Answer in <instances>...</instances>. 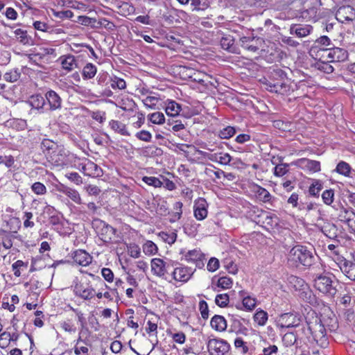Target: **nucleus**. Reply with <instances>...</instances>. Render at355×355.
<instances>
[{"mask_svg": "<svg viewBox=\"0 0 355 355\" xmlns=\"http://www.w3.org/2000/svg\"><path fill=\"white\" fill-rule=\"evenodd\" d=\"M306 325L313 340L321 348L327 347L329 340L327 336L326 328L324 327L320 317L313 312L307 318Z\"/></svg>", "mask_w": 355, "mask_h": 355, "instance_id": "f257e3e1", "label": "nucleus"}, {"mask_svg": "<svg viewBox=\"0 0 355 355\" xmlns=\"http://www.w3.org/2000/svg\"><path fill=\"white\" fill-rule=\"evenodd\" d=\"M288 260V262L296 267L300 264L310 266L313 263L314 257L313 253L307 250L306 247L297 245L290 250Z\"/></svg>", "mask_w": 355, "mask_h": 355, "instance_id": "f03ea898", "label": "nucleus"}, {"mask_svg": "<svg viewBox=\"0 0 355 355\" xmlns=\"http://www.w3.org/2000/svg\"><path fill=\"white\" fill-rule=\"evenodd\" d=\"M73 292L76 296L83 300H90L95 295V291L86 278L76 279L73 286Z\"/></svg>", "mask_w": 355, "mask_h": 355, "instance_id": "7ed1b4c3", "label": "nucleus"}, {"mask_svg": "<svg viewBox=\"0 0 355 355\" xmlns=\"http://www.w3.org/2000/svg\"><path fill=\"white\" fill-rule=\"evenodd\" d=\"M207 345L210 355H225L230 349V344L220 338H211Z\"/></svg>", "mask_w": 355, "mask_h": 355, "instance_id": "20e7f679", "label": "nucleus"}, {"mask_svg": "<svg viewBox=\"0 0 355 355\" xmlns=\"http://www.w3.org/2000/svg\"><path fill=\"white\" fill-rule=\"evenodd\" d=\"M323 51L322 58L325 59L327 62H344L348 58L347 51L342 48L336 47L325 49Z\"/></svg>", "mask_w": 355, "mask_h": 355, "instance_id": "39448f33", "label": "nucleus"}, {"mask_svg": "<svg viewBox=\"0 0 355 355\" xmlns=\"http://www.w3.org/2000/svg\"><path fill=\"white\" fill-rule=\"evenodd\" d=\"M314 287L319 291L333 296L336 293V289L332 285V280L326 275H320L314 280Z\"/></svg>", "mask_w": 355, "mask_h": 355, "instance_id": "423d86ee", "label": "nucleus"}, {"mask_svg": "<svg viewBox=\"0 0 355 355\" xmlns=\"http://www.w3.org/2000/svg\"><path fill=\"white\" fill-rule=\"evenodd\" d=\"M47 157L53 164L57 166H62L68 163L67 152L60 146H58L57 149L50 153Z\"/></svg>", "mask_w": 355, "mask_h": 355, "instance_id": "0eeeda50", "label": "nucleus"}, {"mask_svg": "<svg viewBox=\"0 0 355 355\" xmlns=\"http://www.w3.org/2000/svg\"><path fill=\"white\" fill-rule=\"evenodd\" d=\"M78 169L87 176H100L102 172L97 164L87 159L79 164Z\"/></svg>", "mask_w": 355, "mask_h": 355, "instance_id": "6e6552de", "label": "nucleus"}, {"mask_svg": "<svg viewBox=\"0 0 355 355\" xmlns=\"http://www.w3.org/2000/svg\"><path fill=\"white\" fill-rule=\"evenodd\" d=\"M195 270L196 269L190 267L180 266L175 268L172 274L175 281L187 282L190 279Z\"/></svg>", "mask_w": 355, "mask_h": 355, "instance_id": "1a4fd4ad", "label": "nucleus"}, {"mask_svg": "<svg viewBox=\"0 0 355 355\" xmlns=\"http://www.w3.org/2000/svg\"><path fill=\"white\" fill-rule=\"evenodd\" d=\"M263 42V40L254 37H242L240 38V44L242 47L251 52H257Z\"/></svg>", "mask_w": 355, "mask_h": 355, "instance_id": "9d476101", "label": "nucleus"}, {"mask_svg": "<svg viewBox=\"0 0 355 355\" xmlns=\"http://www.w3.org/2000/svg\"><path fill=\"white\" fill-rule=\"evenodd\" d=\"M208 204L205 198H199L195 201L193 213L195 218L198 220H202L207 216Z\"/></svg>", "mask_w": 355, "mask_h": 355, "instance_id": "9b49d317", "label": "nucleus"}, {"mask_svg": "<svg viewBox=\"0 0 355 355\" xmlns=\"http://www.w3.org/2000/svg\"><path fill=\"white\" fill-rule=\"evenodd\" d=\"M184 259L187 262L194 263L197 268H202L204 266L205 255L200 250L194 249L189 250L184 254Z\"/></svg>", "mask_w": 355, "mask_h": 355, "instance_id": "f8f14e48", "label": "nucleus"}, {"mask_svg": "<svg viewBox=\"0 0 355 355\" xmlns=\"http://www.w3.org/2000/svg\"><path fill=\"white\" fill-rule=\"evenodd\" d=\"M338 218L352 230H355V211L352 208L342 207L338 214Z\"/></svg>", "mask_w": 355, "mask_h": 355, "instance_id": "ddd939ff", "label": "nucleus"}, {"mask_svg": "<svg viewBox=\"0 0 355 355\" xmlns=\"http://www.w3.org/2000/svg\"><path fill=\"white\" fill-rule=\"evenodd\" d=\"M299 320L295 315L290 313L282 314L278 321L277 325L281 328H290L297 327L299 324Z\"/></svg>", "mask_w": 355, "mask_h": 355, "instance_id": "4468645a", "label": "nucleus"}, {"mask_svg": "<svg viewBox=\"0 0 355 355\" xmlns=\"http://www.w3.org/2000/svg\"><path fill=\"white\" fill-rule=\"evenodd\" d=\"M169 265L159 258L153 259L151 261V270L153 274L158 277H164L168 272Z\"/></svg>", "mask_w": 355, "mask_h": 355, "instance_id": "2eb2a0df", "label": "nucleus"}, {"mask_svg": "<svg viewBox=\"0 0 355 355\" xmlns=\"http://www.w3.org/2000/svg\"><path fill=\"white\" fill-rule=\"evenodd\" d=\"M97 223L101 228L98 233L101 236V240L105 242L110 241L115 234V230L103 220H98Z\"/></svg>", "mask_w": 355, "mask_h": 355, "instance_id": "dca6fc26", "label": "nucleus"}, {"mask_svg": "<svg viewBox=\"0 0 355 355\" xmlns=\"http://www.w3.org/2000/svg\"><path fill=\"white\" fill-rule=\"evenodd\" d=\"M339 267L347 277L355 282V262L343 259L340 261Z\"/></svg>", "mask_w": 355, "mask_h": 355, "instance_id": "f3484780", "label": "nucleus"}, {"mask_svg": "<svg viewBox=\"0 0 355 355\" xmlns=\"http://www.w3.org/2000/svg\"><path fill=\"white\" fill-rule=\"evenodd\" d=\"M74 262L82 266H87L91 263L92 257L85 250H78L73 254Z\"/></svg>", "mask_w": 355, "mask_h": 355, "instance_id": "a211bd4d", "label": "nucleus"}, {"mask_svg": "<svg viewBox=\"0 0 355 355\" xmlns=\"http://www.w3.org/2000/svg\"><path fill=\"white\" fill-rule=\"evenodd\" d=\"M320 320L324 327L327 328L331 331H335L338 327L337 318L332 312L321 315Z\"/></svg>", "mask_w": 355, "mask_h": 355, "instance_id": "6ab92c4d", "label": "nucleus"}, {"mask_svg": "<svg viewBox=\"0 0 355 355\" xmlns=\"http://www.w3.org/2000/svg\"><path fill=\"white\" fill-rule=\"evenodd\" d=\"M62 67L67 71H72L78 68V60L72 55H64L60 58Z\"/></svg>", "mask_w": 355, "mask_h": 355, "instance_id": "aec40b11", "label": "nucleus"}, {"mask_svg": "<svg viewBox=\"0 0 355 355\" xmlns=\"http://www.w3.org/2000/svg\"><path fill=\"white\" fill-rule=\"evenodd\" d=\"M17 232H9L0 227V245L7 250L12 247V239L15 238L14 234Z\"/></svg>", "mask_w": 355, "mask_h": 355, "instance_id": "412c9836", "label": "nucleus"}, {"mask_svg": "<svg viewBox=\"0 0 355 355\" xmlns=\"http://www.w3.org/2000/svg\"><path fill=\"white\" fill-rule=\"evenodd\" d=\"M320 231L328 238L335 239L338 236L337 226L329 221H325L322 225H319Z\"/></svg>", "mask_w": 355, "mask_h": 355, "instance_id": "4be33fe9", "label": "nucleus"}, {"mask_svg": "<svg viewBox=\"0 0 355 355\" xmlns=\"http://www.w3.org/2000/svg\"><path fill=\"white\" fill-rule=\"evenodd\" d=\"M58 191L66 195L75 203L78 205H80L83 203L80 195L77 190L62 185L61 188L58 189Z\"/></svg>", "mask_w": 355, "mask_h": 355, "instance_id": "5701e85b", "label": "nucleus"}, {"mask_svg": "<svg viewBox=\"0 0 355 355\" xmlns=\"http://www.w3.org/2000/svg\"><path fill=\"white\" fill-rule=\"evenodd\" d=\"M313 31L311 25H297L294 24L291 26V33L296 34L299 37H306Z\"/></svg>", "mask_w": 355, "mask_h": 355, "instance_id": "b1692460", "label": "nucleus"}, {"mask_svg": "<svg viewBox=\"0 0 355 355\" xmlns=\"http://www.w3.org/2000/svg\"><path fill=\"white\" fill-rule=\"evenodd\" d=\"M211 327L217 331H223L227 329V321L223 316L215 315L211 320Z\"/></svg>", "mask_w": 355, "mask_h": 355, "instance_id": "393cba45", "label": "nucleus"}, {"mask_svg": "<svg viewBox=\"0 0 355 355\" xmlns=\"http://www.w3.org/2000/svg\"><path fill=\"white\" fill-rule=\"evenodd\" d=\"M46 98L51 108L57 109L60 107L61 98L54 90H49L46 94Z\"/></svg>", "mask_w": 355, "mask_h": 355, "instance_id": "a878e982", "label": "nucleus"}, {"mask_svg": "<svg viewBox=\"0 0 355 355\" xmlns=\"http://www.w3.org/2000/svg\"><path fill=\"white\" fill-rule=\"evenodd\" d=\"M213 162H218L220 164L227 165L230 164L232 160V157L230 154L225 153H215L211 155L209 157Z\"/></svg>", "mask_w": 355, "mask_h": 355, "instance_id": "bb28decb", "label": "nucleus"}, {"mask_svg": "<svg viewBox=\"0 0 355 355\" xmlns=\"http://www.w3.org/2000/svg\"><path fill=\"white\" fill-rule=\"evenodd\" d=\"M109 125L110 128L116 132L123 135V136H129L130 133L126 129V126L124 123L121 121L112 120L110 121Z\"/></svg>", "mask_w": 355, "mask_h": 355, "instance_id": "cd10ccee", "label": "nucleus"}, {"mask_svg": "<svg viewBox=\"0 0 355 355\" xmlns=\"http://www.w3.org/2000/svg\"><path fill=\"white\" fill-rule=\"evenodd\" d=\"M302 166L311 172L315 173L320 171V162L304 159L300 161Z\"/></svg>", "mask_w": 355, "mask_h": 355, "instance_id": "c85d7f7f", "label": "nucleus"}, {"mask_svg": "<svg viewBox=\"0 0 355 355\" xmlns=\"http://www.w3.org/2000/svg\"><path fill=\"white\" fill-rule=\"evenodd\" d=\"M59 146L52 140L44 139L41 143V148L43 152L46 154V156H49L50 153L54 151Z\"/></svg>", "mask_w": 355, "mask_h": 355, "instance_id": "c756f323", "label": "nucleus"}, {"mask_svg": "<svg viewBox=\"0 0 355 355\" xmlns=\"http://www.w3.org/2000/svg\"><path fill=\"white\" fill-rule=\"evenodd\" d=\"M206 95L201 91L195 90L194 92L191 94L187 100L188 103L192 105L200 103L201 101L206 98Z\"/></svg>", "mask_w": 355, "mask_h": 355, "instance_id": "7c9ffc66", "label": "nucleus"}, {"mask_svg": "<svg viewBox=\"0 0 355 355\" xmlns=\"http://www.w3.org/2000/svg\"><path fill=\"white\" fill-rule=\"evenodd\" d=\"M323 189V184L318 180H313L312 184L309 187V194L314 197H318L320 191Z\"/></svg>", "mask_w": 355, "mask_h": 355, "instance_id": "2f4dec72", "label": "nucleus"}, {"mask_svg": "<svg viewBox=\"0 0 355 355\" xmlns=\"http://www.w3.org/2000/svg\"><path fill=\"white\" fill-rule=\"evenodd\" d=\"M254 320L259 326H263L266 324L268 320V313L262 309L257 310L254 315Z\"/></svg>", "mask_w": 355, "mask_h": 355, "instance_id": "473e14b6", "label": "nucleus"}, {"mask_svg": "<svg viewBox=\"0 0 355 355\" xmlns=\"http://www.w3.org/2000/svg\"><path fill=\"white\" fill-rule=\"evenodd\" d=\"M254 191L257 193L258 198L263 202H267L270 200L271 195L266 189L257 185Z\"/></svg>", "mask_w": 355, "mask_h": 355, "instance_id": "72a5a7b5", "label": "nucleus"}, {"mask_svg": "<svg viewBox=\"0 0 355 355\" xmlns=\"http://www.w3.org/2000/svg\"><path fill=\"white\" fill-rule=\"evenodd\" d=\"M180 110V105L175 103V101H170L166 107V114L171 116H175L178 115Z\"/></svg>", "mask_w": 355, "mask_h": 355, "instance_id": "f704fd0d", "label": "nucleus"}, {"mask_svg": "<svg viewBox=\"0 0 355 355\" xmlns=\"http://www.w3.org/2000/svg\"><path fill=\"white\" fill-rule=\"evenodd\" d=\"M351 166L344 161H340L336 166V171L339 174L349 177L351 173Z\"/></svg>", "mask_w": 355, "mask_h": 355, "instance_id": "c9c22d12", "label": "nucleus"}, {"mask_svg": "<svg viewBox=\"0 0 355 355\" xmlns=\"http://www.w3.org/2000/svg\"><path fill=\"white\" fill-rule=\"evenodd\" d=\"M158 236L161 238L165 243L170 245L174 243L177 239V234L175 232H161L158 234Z\"/></svg>", "mask_w": 355, "mask_h": 355, "instance_id": "e433bc0d", "label": "nucleus"}, {"mask_svg": "<svg viewBox=\"0 0 355 355\" xmlns=\"http://www.w3.org/2000/svg\"><path fill=\"white\" fill-rule=\"evenodd\" d=\"M96 73V67L92 63L87 64L83 69V75L85 78H92Z\"/></svg>", "mask_w": 355, "mask_h": 355, "instance_id": "4c0bfd02", "label": "nucleus"}, {"mask_svg": "<svg viewBox=\"0 0 355 355\" xmlns=\"http://www.w3.org/2000/svg\"><path fill=\"white\" fill-rule=\"evenodd\" d=\"M290 282L293 284L295 290L304 291L307 288V284L305 283L304 280L295 276L291 277Z\"/></svg>", "mask_w": 355, "mask_h": 355, "instance_id": "58836bf2", "label": "nucleus"}, {"mask_svg": "<svg viewBox=\"0 0 355 355\" xmlns=\"http://www.w3.org/2000/svg\"><path fill=\"white\" fill-rule=\"evenodd\" d=\"M31 188V191L36 195L43 196L47 192L46 186L40 182L33 183Z\"/></svg>", "mask_w": 355, "mask_h": 355, "instance_id": "ea45409f", "label": "nucleus"}, {"mask_svg": "<svg viewBox=\"0 0 355 355\" xmlns=\"http://www.w3.org/2000/svg\"><path fill=\"white\" fill-rule=\"evenodd\" d=\"M288 166L289 165L285 163H279L277 164L274 168V175L277 177L284 176L288 172Z\"/></svg>", "mask_w": 355, "mask_h": 355, "instance_id": "a19ab883", "label": "nucleus"}, {"mask_svg": "<svg viewBox=\"0 0 355 355\" xmlns=\"http://www.w3.org/2000/svg\"><path fill=\"white\" fill-rule=\"evenodd\" d=\"M235 133L236 129L234 127L227 126L219 132L218 136L221 139H228L233 137Z\"/></svg>", "mask_w": 355, "mask_h": 355, "instance_id": "79ce46f5", "label": "nucleus"}, {"mask_svg": "<svg viewBox=\"0 0 355 355\" xmlns=\"http://www.w3.org/2000/svg\"><path fill=\"white\" fill-rule=\"evenodd\" d=\"M297 341V336L293 332H288L284 335L282 342L286 347L293 345Z\"/></svg>", "mask_w": 355, "mask_h": 355, "instance_id": "37998d69", "label": "nucleus"}, {"mask_svg": "<svg viewBox=\"0 0 355 355\" xmlns=\"http://www.w3.org/2000/svg\"><path fill=\"white\" fill-rule=\"evenodd\" d=\"M234 41L231 36L224 37L220 40V45L225 50L232 52L234 49Z\"/></svg>", "mask_w": 355, "mask_h": 355, "instance_id": "c03bdc74", "label": "nucleus"}, {"mask_svg": "<svg viewBox=\"0 0 355 355\" xmlns=\"http://www.w3.org/2000/svg\"><path fill=\"white\" fill-rule=\"evenodd\" d=\"M242 304L246 310L252 311L256 306L257 300L251 296H246L243 298Z\"/></svg>", "mask_w": 355, "mask_h": 355, "instance_id": "a18cd8bd", "label": "nucleus"}, {"mask_svg": "<svg viewBox=\"0 0 355 355\" xmlns=\"http://www.w3.org/2000/svg\"><path fill=\"white\" fill-rule=\"evenodd\" d=\"M143 251L146 254L153 255L157 252V247L153 241H148L143 245Z\"/></svg>", "mask_w": 355, "mask_h": 355, "instance_id": "49530a36", "label": "nucleus"}, {"mask_svg": "<svg viewBox=\"0 0 355 355\" xmlns=\"http://www.w3.org/2000/svg\"><path fill=\"white\" fill-rule=\"evenodd\" d=\"M148 119L155 124H162L164 122L165 117L163 113L156 112L148 116Z\"/></svg>", "mask_w": 355, "mask_h": 355, "instance_id": "de8ad7c7", "label": "nucleus"}, {"mask_svg": "<svg viewBox=\"0 0 355 355\" xmlns=\"http://www.w3.org/2000/svg\"><path fill=\"white\" fill-rule=\"evenodd\" d=\"M142 180L148 185L153 186L155 188H159L162 187L163 184L162 181L155 177L144 176Z\"/></svg>", "mask_w": 355, "mask_h": 355, "instance_id": "09e8293b", "label": "nucleus"}, {"mask_svg": "<svg viewBox=\"0 0 355 355\" xmlns=\"http://www.w3.org/2000/svg\"><path fill=\"white\" fill-rule=\"evenodd\" d=\"M60 327L64 331L69 334H74L76 331V327L71 320L61 322Z\"/></svg>", "mask_w": 355, "mask_h": 355, "instance_id": "8fccbe9b", "label": "nucleus"}, {"mask_svg": "<svg viewBox=\"0 0 355 355\" xmlns=\"http://www.w3.org/2000/svg\"><path fill=\"white\" fill-rule=\"evenodd\" d=\"M322 198L324 204L330 205L334 199V191L332 189H327L323 191Z\"/></svg>", "mask_w": 355, "mask_h": 355, "instance_id": "3c124183", "label": "nucleus"}, {"mask_svg": "<svg viewBox=\"0 0 355 355\" xmlns=\"http://www.w3.org/2000/svg\"><path fill=\"white\" fill-rule=\"evenodd\" d=\"M216 304L220 307H225L229 302V295L226 293L218 294L215 298Z\"/></svg>", "mask_w": 355, "mask_h": 355, "instance_id": "603ef678", "label": "nucleus"}, {"mask_svg": "<svg viewBox=\"0 0 355 355\" xmlns=\"http://www.w3.org/2000/svg\"><path fill=\"white\" fill-rule=\"evenodd\" d=\"M182 203L181 202H176L173 205V209L175 210V212L173 214V218L170 220L171 222H175L177 220H179L182 216Z\"/></svg>", "mask_w": 355, "mask_h": 355, "instance_id": "864d4df0", "label": "nucleus"}, {"mask_svg": "<svg viewBox=\"0 0 355 355\" xmlns=\"http://www.w3.org/2000/svg\"><path fill=\"white\" fill-rule=\"evenodd\" d=\"M12 340L11 334L4 331L0 335V347L5 348L10 344Z\"/></svg>", "mask_w": 355, "mask_h": 355, "instance_id": "5fc2aeb1", "label": "nucleus"}, {"mask_svg": "<svg viewBox=\"0 0 355 355\" xmlns=\"http://www.w3.org/2000/svg\"><path fill=\"white\" fill-rule=\"evenodd\" d=\"M71 309L76 313L78 318V322L80 326V330L83 331L86 327V319L84 316L83 313L77 309L71 308Z\"/></svg>", "mask_w": 355, "mask_h": 355, "instance_id": "6e6d98bb", "label": "nucleus"}, {"mask_svg": "<svg viewBox=\"0 0 355 355\" xmlns=\"http://www.w3.org/2000/svg\"><path fill=\"white\" fill-rule=\"evenodd\" d=\"M84 190L89 196H97L101 192L98 187L94 184H87L84 187Z\"/></svg>", "mask_w": 355, "mask_h": 355, "instance_id": "4d7b16f0", "label": "nucleus"}, {"mask_svg": "<svg viewBox=\"0 0 355 355\" xmlns=\"http://www.w3.org/2000/svg\"><path fill=\"white\" fill-rule=\"evenodd\" d=\"M31 104L32 106L39 108L42 107L44 103V99L42 96L36 95L32 96L30 100Z\"/></svg>", "mask_w": 355, "mask_h": 355, "instance_id": "13d9d810", "label": "nucleus"}, {"mask_svg": "<svg viewBox=\"0 0 355 355\" xmlns=\"http://www.w3.org/2000/svg\"><path fill=\"white\" fill-rule=\"evenodd\" d=\"M232 281L230 278L227 277H220L218 280L217 285L223 289H227L232 286Z\"/></svg>", "mask_w": 355, "mask_h": 355, "instance_id": "bf43d9fd", "label": "nucleus"}, {"mask_svg": "<svg viewBox=\"0 0 355 355\" xmlns=\"http://www.w3.org/2000/svg\"><path fill=\"white\" fill-rule=\"evenodd\" d=\"M199 311L203 319L209 318V309L207 303L205 300H200L199 302Z\"/></svg>", "mask_w": 355, "mask_h": 355, "instance_id": "052dcab7", "label": "nucleus"}, {"mask_svg": "<svg viewBox=\"0 0 355 355\" xmlns=\"http://www.w3.org/2000/svg\"><path fill=\"white\" fill-rule=\"evenodd\" d=\"M128 252L130 257L133 258H138L140 256V248L136 244H130L128 246Z\"/></svg>", "mask_w": 355, "mask_h": 355, "instance_id": "680f3d73", "label": "nucleus"}, {"mask_svg": "<svg viewBox=\"0 0 355 355\" xmlns=\"http://www.w3.org/2000/svg\"><path fill=\"white\" fill-rule=\"evenodd\" d=\"M135 136L139 140H141V141H144L146 142L150 141L151 139H152L151 133L147 130H141L140 132H137Z\"/></svg>", "mask_w": 355, "mask_h": 355, "instance_id": "e2e57ef3", "label": "nucleus"}, {"mask_svg": "<svg viewBox=\"0 0 355 355\" xmlns=\"http://www.w3.org/2000/svg\"><path fill=\"white\" fill-rule=\"evenodd\" d=\"M111 86L113 89H125L126 83L123 79L114 77L112 80Z\"/></svg>", "mask_w": 355, "mask_h": 355, "instance_id": "0e129e2a", "label": "nucleus"}, {"mask_svg": "<svg viewBox=\"0 0 355 355\" xmlns=\"http://www.w3.org/2000/svg\"><path fill=\"white\" fill-rule=\"evenodd\" d=\"M168 334L171 336L173 340L179 344H183L186 340V336L183 332L172 333L169 332Z\"/></svg>", "mask_w": 355, "mask_h": 355, "instance_id": "69168bd1", "label": "nucleus"}, {"mask_svg": "<svg viewBox=\"0 0 355 355\" xmlns=\"http://www.w3.org/2000/svg\"><path fill=\"white\" fill-rule=\"evenodd\" d=\"M66 177L74 182L77 185H80L83 183V179L81 176L76 172H72L66 175Z\"/></svg>", "mask_w": 355, "mask_h": 355, "instance_id": "338daca9", "label": "nucleus"}, {"mask_svg": "<svg viewBox=\"0 0 355 355\" xmlns=\"http://www.w3.org/2000/svg\"><path fill=\"white\" fill-rule=\"evenodd\" d=\"M15 34L20 42L23 44H26L28 42L26 31L18 28L15 31Z\"/></svg>", "mask_w": 355, "mask_h": 355, "instance_id": "774afa93", "label": "nucleus"}]
</instances>
